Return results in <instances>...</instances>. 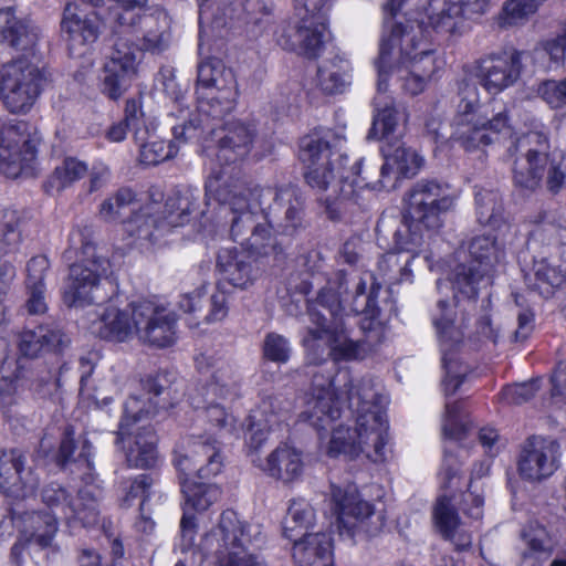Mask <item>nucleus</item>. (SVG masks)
<instances>
[{
  "label": "nucleus",
  "instance_id": "nucleus-1",
  "mask_svg": "<svg viewBox=\"0 0 566 566\" xmlns=\"http://www.w3.org/2000/svg\"><path fill=\"white\" fill-rule=\"evenodd\" d=\"M464 10L462 0H430L417 17L406 13L409 15L406 24H395L389 35L381 39L379 56L375 62L378 91L387 90L391 63H395L392 73L401 90L412 96L422 93L442 69V62L430 46L423 25L427 23L437 32L452 33L462 22Z\"/></svg>",
  "mask_w": 566,
  "mask_h": 566
},
{
  "label": "nucleus",
  "instance_id": "nucleus-2",
  "mask_svg": "<svg viewBox=\"0 0 566 566\" xmlns=\"http://www.w3.org/2000/svg\"><path fill=\"white\" fill-rule=\"evenodd\" d=\"M335 380L331 375L313 373L310 388L304 392V410L301 418L318 431L327 429L342 416L344 401L355 417V433L358 441V455L364 454L377 463L386 460L388 421L385 407L387 397L378 392L374 381L363 378L357 384L348 371L338 373Z\"/></svg>",
  "mask_w": 566,
  "mask_h": 566
},
{
  "label": "nucleus",
  "instance_id": "nucleus-3",
  "mask_svg": "<svg viewBox=\"0 0 566 566\" xmlns=\"http://www.w3.org/2000/svg\"><path fill=\"white\" fill-rule=\"evenodd\" d=\"M218 199L229 224L230 238L238 243L247 239L255 223L266 220L270 213L277 222L281 219L279 213L283 210L285 228H295L301 220L296 189L290 186L275 190L235 179L218 191Z\"/></svg>",
  "mask_w": 566,
  "mask_h": 566
},
{
  "label": "nucleus",
  "instance_id": "nucleus-4",
  "mask_svg": "<svg viewBox=\"0 0 566 566\" xmlns=\"http://www.w3.org/2000/svg\"><path fill=\"white\" fill-rule=\"evenodd\" d=\"M380 285H374L367 291V282L363 279L356 284L353 311L361 313L365 318L360 322L361 329L366 333L364 343L353 340L348 334L342 331L339 334L332 337L328 332V323L337 317L343 312V301L338 292L332 287H324L317 295L316 304L325 310V313L317 312V323L321 329L310 331L307 336L303 338L304 347L307 350L322 349V342L331 343L332 354H358L365 352L364 344L371 345L380 334V329L376 326L375 312H376V297Z\"/></svg>",
  "mask_w": 566,
  "mask_h": 566
},
{
  "label": "nucleus",
  "instance_id": "nucleus-5",
  "mask_svg": "<svg viewBox=\"0 0 566 566\" xmlns=\"http://www.w3.org/2000/svg\"><path fill=\"white\" fill-rule=\"evenodd\" d=\"M180 449L176 452L175 465L180 472L185 507L206 511L220 497V489L214 484L190 482L188 476L195 473L199 479L208 480L221 472L223 457L220 443L210 434H198L182 442Z\"/></svg>",
  "mask_w": 566,
  "mask_h": 566
},
{
  "label": "nucleus",
  "instance_id": "nucleus-6",
  "mask_svg": "<svg viewBox=\"0 0 566 566\" xmlns=\"http://www.w3.org/2000/svg\"><path fill=\"white\" fill-rule=\"evenodd\" d=\"M459 103L452 120V139L465 151L472 153L497 142L511 132L510 118L505 108L499 112L480 106L479 88L474 83L462 82L459 88Z\"/></svg>",
  "mask_w": 566,
  "mask_h": 566
},
{
  "label": "nucleus",
  "instance_id": "nucleus-7",
  "mask_svg": "<svg viewBox=\"0 0 566 566\" xmlns=\"http://www.w3.org/2000/svg\"><path fill=\"white\" fill-rule=\"evenodd\" d=\"M91 235L87 227L75 229L70 235L71 248L80 251L82 260L70 268L63 291V302L69 307L84 308L107 298L103 280L108 275L109 261L97 254Z\"/></svg>",
  "mask_w": 566,
  "mask_h": 566
},
{
  "label": "nucleus",
  "instance_id": "nucleus-8",
  "mask_svg": "<svg viewBox=\"0 0 566 566\" xmlns=\"http://www.w3.org/2000/svg\"><path fill=\"white\" fill-rule=\"evenodd\" d=\"M514 151L517 157L513 165L514 181L517 186L534 189L546 174L547 188L557 192L565 185L566 153L559 148L551 150L547 137L532 132L517 139Z\"/></svg>",
  "mask_w": 566,
  "mask_h": 566
},
{
  "label": "nucleus",
  "instance_id": "nucleus-9",
  "mask_svg": "<svg viewBox=\"0 0 566 566\" xmlns=\"http://www.w3.org/2000/svg\"><path fill=\"white\" fill-rule=\"evenodd\" d=\"M495 235L483 234L474 237L469 243L470 262L457 266L451 285L454 297L462 295L473 298L478 291L490 283V273L493 266L503 256V249L512 245L517 237V228L509 222H502L494 229Z\"/></svg>",
  "mask_w": 566,
  "mask_h": 566
},
{
  "label": "nucleus",
  "instance_id": "nucleus-10",
  "mask_svg": "<svg viewBox=\"0 0 566 566\" xmlns=\"http://www.w3.org/2000/svg\"><path fill=\"white\" fill-rule=\"evenodd\" d=\"M240 521L232 510L221 513L219 523L207 536V544L217 541L219 566H266L253 552L254 543L260 542L261 532Z\"/></svg>",
  "mask_w": 566,
  "mask_h": 566
},
{
  "label": "nucleus",
  "instance_id": "nucleus-11",
  "mask_svg": "<svg viewBox=\"0 0 566 566\" xmlns=\"http://www.w3.org/2000/svg\"><path fill=\"white\" fill-rule=\"evenodd\" d=\"M458 190L450 184L436 179H422L406 193L405 219L422 224L427 231H438L443 216L458 200Z\"/></svg>",
  "mask_w": 566,
  "mask_h": 566
},
{
  "label": "nucleus",
  "instance_id": "nucleus-12",
  "mask_svg": "<svg viewBox=\"0 0 566 566\" xmlns=\"http://www.w3.org/2000/svg\"><path fill=\"white\" fill-rule=\"evenodd\" d=\"M340 142L337 134L324 128L302 139L300 157L305 166V179L312 188L327 190L340 172L343 161H347V157L335 150Z\"/></svg>",
  "mask_w": 566,
  "mask_h": 566
},
{
  "label": "nucleus",
  "instance_id": "nucleus-13",
  "mask_svg": "<svg viewBox=\"0 0 566 566\" xmlns=\"http://www.w3.org/2000/svg\"><path fill=\"white\" fill-rule=\"evenodd\" d=\"M197 109L207 118H221L232 109L237 83L231 69L218 59L201 60L197 76Z\"/></svg>",
  "mask_w": 566,
  "mask_h": 566
},
{
  "label": "nucleus",
  "instance_id": "nucleus-14",
  "mask_svg": "<svg viewBox=\"0 0 566 566\" xmlns=\"http://www.w3.org/2000/svg\"><path fill=\"white\" fill-rule=\"evenodd\" d=\"M46 73L24 59L0 67V95L4 106L13 114L28 113L39 98Z\"/></svg>",
  "mask_w": 566,
  "mask_h": 566
},
{
  "label": "nucleus",
  "instance_id": "nucleus-15",
  "mask_svg": "<svg viewBox=\"0 0 566 566\" xmlns=\"http://www.w3.org/2000/svg\"><path fill=\"white\" fill-rule=\"evenodd\" d=\"M332 501L335 505L336 525L340 535L354 538L364 534L368 537L379 534L385 525L381 512L360 499L356 485L347 484L344 488L332 484Z\"/></svg>",
  "mask_w": 566,
  "mask_h": 566
},
{
  "label": "nucleus",
  "instance_id": "nucleus-16",
  "mask_svg": "<svg viewBox=\"0 0 566 566\" xmlns=\"http://www.w3.org/2000/svg\"><path fill=\"white\" fill-rule=\"evenodd\" d=\"M41 501L57 521L69 526L80 523L84 527L97 524L99 517L98 503L93 490H78L75 499L62 484L51 482L41 490Z\"/></svg>",
  "mask_w": 566,
  "mask_h": 566
},
{
  "label": "nucleus",
  "instance_id": "nucleus-17",
  "mask_svg": "<svg viewBox=\"0 0 566 566\" xmlns=\"http://www.w3.org/2000/svg\"><path fill=\"white\" fill-rule=\"evenodd\" d=\"M41 136L25 123L0 127V169L9 178L27 174L38 156Z\"/></svg>",
  "mask_w": 566,
  "mask_h": 566
},
{
  "label": "nucleus",
  "instance_id": "nucleus-18",
  "mask_svg": "<svg viewBox=\"0 0 566 566\" xmlns=\"http://www.w3.org/2000/svg\"><path fill=\"white\" fill-rule=\"evenodd\" d=\"M132 317L138 339L154 348H167L177 340L176 315L151 300L132 303Z\"/></svg>",
  "mask_w": 566,
  "mask_h": 566
},
{
  "label": "nucleus",
  "instance_id": "nucleus-19",
  "mask_svg": "<svg viewBox=\"0 0 566 566\" xmlns=\"http://www.w3.org/2000/svg\"><path fill=\"white\" fill-rule=\"evenodd\" d=\"M138 49L132 43L130 31L124 30L103 70V92L113 99L120 97L137 75Z\"/></svg>",
  "mask_w": 566,
  "mask_h": 566
},
{
  "label": "nucleus",
  "instance_id": "nucleus-20",
  "mask_svg": "<svg viewBox=\"0 0 566 566\" xmlns=\"http://www.w3.org/2000/svg\"><path fill=\"white\" fill-rule=\"evenodd\" d=\"M560 444L551 437L531 436L521 446L517 470L522 479L541 482L559 467Z\"/></svg>",
  "mask_w": 566,
  "mask_h": 566
},
{
  "label": "nucleus",
  "instance_id": "nucleus-21",
  "mask_svg": "<svg viewBox=\"0 0 566 566\" xmlns=\"http://www.w3.org/2000/svg\"><path fill=\"white\" fill-rule=\"evenodd\" d=\"M328 10L305 11L297 27H285L276 34L277 44L308 57L316 56L326 41Z\"/></svg>",
  "mask_w": 566,
  "mask_h": 566
},
{
  "label": "nucleus",
  "instance_id": "nucleus-22",
  "mask_svg": "<svg viewBox=\"0 0 566 566\" xmlns=\"http://www.w3.org/2000/svg\"><path fill=\"white\" fill-rule=\"evenodd\" d=\"M522 71L518 51L493 53L476 62L475 75L491 94H499L514 85Z\"/></svg>",
  "mask_w": 566,
  "mask_h": 566
},
{
  "label": "nucleus",
  "instance_id": "nucleus-23",
  "mask_svg": "<svg viewBox=\"0 0 566 566\" xmlns=\"http://www.w3.org/2000/svg\"><path fill=\"white\" fill-rule=\"evenodd\" d=\"M25 453L20 449L0 450V491L7 496L27 499L40 484L32 468L25 469Z\"/></svg>",
  "mask_w": 566,
  "mask_h": 566
},
{
  "label": "nucleus",
  "instance_id": "nucleus-24",
  "mask_svg": "<svg viewBox=\"0 0 566 566\" xmlns=\"http://www.w3.org/2000/svg\"><path fill=\"white\" fill-rule=\"evenodd\" d=\"M61 31L70 52L82 55L99 36V19L95 13H86L78 6L67 3L61 20Z\"/></svg>",
  "mask_w": 566,
  "mask_h": 566
},
{
  "label": "nucleus",
  "instance_id": "nucleus-25",
  "mask_svg": "<svg viewBox=\"0 0 566 566\" xmlns=\"http://www.w3.org/2000/svg\"><path fill=\"white\" fill-rule=\"evenodd\" d=\"M192 210V203L189 197L169 198L166 202L167 216L165 221L160 224L155 220L149 212V209L143 213L135 214L126 224V231L130 235L136 237L138 240L148 241L150 243L157 240L156 231L164 228L165 224L169 227L182 226Z\"/></svg>",
  "mask_w": 566,
  "mask_h": 566
},
{
  "label": "nucleus",
  "instance_id": "nucleus-26",
  "mask_svg": "<svg viewBox=\"0 0 566 566\" xmlns=\"http://www.w3.org/2000/svg\"><path fill=\"white\" fill-rule=\"evenodd\" d=\"M213 134L218 138V147L205 146L207 156L216 157L221 164H229L249 154L254 138V128L242 122H231L219 133L213 132Z\"/></svg>",
  "mask_w": 566,
  "mask_h": 566
},
{
  "label": "nucleus",
  "instance_id": "nucleus-27",
  "mask_svg": "<svg viewBox=\"0 0 566 566\" xmlns=\"http://www.w3.org/2000/svg\"><path fill=\"white\" fill-rule=\"evenodd\" d=\"M432 324L442 349H455L464 340L468 317L458 303L438 301L432 313Z\"/></svg>",
  "mask_w": 566,
  "mask_h": 566
},
{
  "label": "nucleus",
  "instance_id": "nucleus-28",
  "mask_svg": "<svg viewBox=\"0 0 566 566\" xmlns=\"http://www.w3.org/2000/svg\"><path fill=\"white\" fill-rule=\"evenodd\" d=\"M132 25H127L125 30L135 31V19ZM138 29L136 32L142 34L140 50L149 51L151 53H160L168 49L171 41L170 33V19L165 11L157 10L151 13H144L138 15Z\"/></svg>",
  "mask_w": 566,
  "mask_h": 566
},
{
  "label": "nucleus",
  "instance_id": "nucleus-29",
  "mask_svg": "<svg viewBox=\"0 0 566 566\" xmlns=\"http://www.w3.org/2000/svg\"><path fill=\"white\" fill-rule=\"evenodd\" d=\"M217 271L219 289H226L227 284L237 289H247L256 277V271L251 262L234 249H221L219 251Z\"/></svg>",
  "mask_w": 566,
  "mask_h": 566
},
{
  "label": "nucleus",
  "instance_id": "nucleus-30",
  "mask_svg": "<svg viewBox=\"0 0 566 566\" xmlns=\"http://www.w3.org/2000/svg\"><path fill=\"white\" fill-rule=\"evenodd\" d=\"M525 280L531 289L548 297L556 287L566 282V260L558 255L535 259Z\"/></svg>",
  "mask_w": 566,
  "mask_h": 566
},
{
  "label": "nucleus",
  "instance_id": "nucleus-31",
  "mask_svg": "<svg viewBox=\"0 0 566 566\" xmlns=\"http://www.w3.org/2000/svg\"><path fill=\"white\" fill-rule=\"evenodd\" d=\"M15 343L21 354H59L67 349L70 339L60 329L39 326L19 333Z\"/></svg>",
  "mask_w": 566,
  "mask_h": 566
},
{
  "label": "nucleus",
  "instance_id": "nucleus-32",
  "mask_svg": "<svg viewBox=\"0 0 566 566\" xmlns=\"http://www.w3.org/2000/svg\"><path fill=\"white\" fill-rule=\"evenodd\" d=\"M92 333L101 338L113 342H125L135 334L132 317V304L129 311H123L113 304L107 305L98 318L92 323Z\"/></svg>",
  "mask_w": 566,
  "mask_h": 566
},
{
  "label": "nucleus",
  "instance_id": "nucleus-33",
  "mask_svg": "<svg viewBox=\"0 0 566 566\" xmlns=\"http://www.w3.org/2000/svg\"><path fill=\"white\" fill-rule=\"evenodd\" d=\"M293 558L298 566H318L328 562L332 555V538L327 533L315 532L291 539Z\"/></svg>",
  "mask_w": 566,
  "mask_h": 566
},
{
  "label": "nucleus",
  "instance_id": "nucleus-34",
  "mask_svg": "<svg viewBox=\"0 0 566 566\" xmlns=\"http://www.w3.org/2000/svg\"><path fill=\"white\" fill-rule=\"evenodd\" d=\"M385 163L380 168L381 180L379 184L385 187L384 179L394 175L396 179L400 177H413L419 172L423 165V158L415 149L399 144L394 149H382Z\"/></svg>",
  "mask_w": 566,
  "mask_h": 566
},
{
  "label": "nucleus",
  "instance_id": "nucleus-35",
  "mask_svg": "<svg viewBox=\"0 0 566 566\" xmlns=\"http://www.w3.org/2000/svg\"><path fill=\"white\" fill-rule=\"evenodd\" d=\"M12 4H0V33L3 41L18 50H31L39 40V31L29 22L18 20Z\"/></svg>",
  "mask_w": 566,
  "mask_h": 566
},
{
  "label": "nucleus",
  "instance_id": "nucleus-36",
  "mask_svg": "<svg viewBox=\"0 0 566 566\" xmlns=\"http://www.w3.org/2000/svg\"><path fill=\"white\" fill-rule=\"evenodd\" d=\"M261 468L274 479L291 482L302 474L303 462L297 450L287 446H280L269 454Z\"/></svg>",
  "mask_w": 566,
  "mask_h": 566
},
{
  "label": "nucleus",
  "instance_id": "nucleus-37",
  "mask_svg": "<svg viewBox=\"0 0 566 566\" xmlns=\"http://www.w3.org/2000/svg\"><path fill=\"white\" fill-rule=\"evenodd\" d=\"M360 165L361 161L355 163L350 169V175H342L339 196L335 200H331L329 197L326 198V209L331 219H339L346 213H352L355 211V207L359 206V192L356 188L360 189L364 186L360 185L357 178H353L352 181H348V179L359 174Z\"/></svg>",
  "mask_w": 566,
  "mask_h": 566
},
{
  "label": "nucleus",
  "instance_id": "nucleus-38",
  "mask_svg": "<svg viewBox=\"0 0 566 566\" xmlns=\"http://www.w3.org/2000/svg\"><path fill=\"white\" fill-rule=\"evenodd\" d=\"M87 172L86 163L75 157H65L55 165L44 181L43 188L48 193H60L81 180Z\"/></svg>",
  "mask_w": 566,
  "mask_h": 566
},
{
  "label": "nucleus",
  "instance_id": "nucleus-39",
  "mask_svg": "<svg viewBox=\"0 0 566 566\" xmlns=\"http://www.w3.org/2000/svg\"><path fill=\"white\" fill-rule=\"evenodd\" d=\"M154 128L146 125L135 132V140L139 145V158L145 165H157L177 154L172 142L158 139L151 132Z\"/></svg>",
  "mask_w": 566,
  "mask_h": 566
},
{
  "label": "nucleus",
  "instance_id": "nucleus-40",
  "mask_svg": "<svg viewBox=\"0 0 566 566\" xmlns=\"http://www.w3.org/2000/svg\"><path fill=\"white\" fill-rule=\"evenodd\" d=\"M130 467L149 469L157 462L156 434L151 427L138 428L126 453Z\"/></svg>",
  "mask_w": 566,
  "mask_h": 566
},
{
  "label": "nucleus",
  "instance_id": "nucleus-41",
  "mask_svg": "<svg viewBox=\"0 0 566 566\" xmlns=\"http://www.w3.org/2000/svg\"><path fill=\"white\" fill-rule=\"evenodd\" d=\"M273 407V399L264 400L260 408L253 411L248 418L247 444L252 450H258L266 441L272 429L279 424L276 412L268 411Z\"/></svg>",
  "mask_w": 566,
  "mask_h": 566
},
{
  "label": "nucleus",
  "instance_id": "nucleus-42",
  "mask_svg": "<svg viewBox=\"0 0 566 566\" xmlns=\"http://www.w3.org/2000/svg\"><path fill=\"white\" fill-rule=\"evenodd\" d=\"M350 80L347 61L334 59L324 61L317 69L316 85L326 94L343 93Z\"/></svg>",
  "mask_w": 566,
  "mask_h": 566
},
{
  "label": "nucleus",
  "instance_id": "nucleus-43",
  "mask_svg": "<svg viewBox=\"0 0 566 566\" xmlns=\"http://www.w3.org/2000/svg\"><path fill=\"white\" fill-rule=\"evenodd\" d=\"M315 511L312 505L303 500L291 501L287 513L283 520V535L289 539L310 534L308 530L314 526Z\"/></svg>",
  "mask_w": 566,
  "mask_h": 566
},
{
  "label": "nucleus",
  "instance_id": "nucleus-44",
  "mask_svg": "<svg viewBox=\"0 0 566 566\" xmlns=\"http://www.w3.org/2000/svg\"><path fill=\"white\" fill-rule=\"evenodd\" d=\"M433 518L442 536L454 542L460 549H464L471 545L470 535H460V542L455 541L460 520L454 507L446 496L438 499L433 511Z\"/></svg>",
  "mask_w": 566,
  "mask_h": 566
},
{
  "label": "nucleus",
  "instance_id": "nucleus-45",
  "mask_svg": "<svg viewBox=\"0 0 566 566\" xmlns=\"http://www.w3.org/2000/svg\"><path fill=\"white\" fill-rule=\"evenodd\" d=\"M57 520L48 512L25 513L23 517L24 533L38 545L49 546L57 531Z\"/></svg>",
  "mask_w": 566,
  "mask_h": 566
},
{
  "label": "nucleus",
  "instance_id": "nucleus-46",
  "mask_svg": "<svg viewBox=\"0 0 566 566\" xmlns=\"http://www.w3.org/2000/svg\"><path fill=\"white\" fill-rule=\"evenodd\" d=\"M423 226L417 224L411 220L405 219V223L395 233V245L398 251L410 254L408 258L413 259L422 252L423 245L431 239L434 231H422Z\"/></svg>",
  "mask_w": 566,
  "mask_h": 566
},
{
  "label": "nucleus",
  "instance_id": "nucleus-47",
  "mask_svg": "<svg viewBox=\"0 0 566 566\" xmlns=\"http://www.w3.org/2000/svg\"><path fill=\"white\" fill-rule=\"evenodd\" d=\"M271 222L268 216L266 220H261L255 223L250 233L247 234V239H243L240 244L258 256H266L276 253L277 244L271 232Z\"/></svg>",
  "mask_w": 566,
  "mask_h": 566
},
{
  "label": "nucleus",
  "instance_id": "nucleus-48",
  "mask_svg": "<svg viewBox=\"0 0 566 566\" xmlns=\"http://www.w3.org/2000/svg\"><path fill=\"white\" fill-rule=\"evenodd\" d=\"M158 401L148 399V407L139 397L130 396L124 403V415L118 424L117 442L124 440L126 434H130V426L137 423L144 418L155 415L158 408Z\"/></svg>",
  "mask_w": 566,
  "mask_h": 566
},
{
  "label": "nucleus",
  "instance_id": "nucleus-49",
  "mask_svg": "<svg viewBox=\"0 0 566 566\" xmlns=\"http://www.w3.org/2000/svg\"><path fill=\"white\" fill-rule=\"evenodd\" d=\"M135 206V193L128 188H122L102 202L99 217L106 222H115L122 219L127 212H133Z\"/></svg>",
  "mask_w": 566,
  "mask_h": 566
},
{
  "label": "nucleus",
  "instance_id": "nucleus-50",
  "mask_svg": "<svg viewBox=\"0 0 566 566\" xmlns=\"http://www.w3.org/2000/svg\"><path fill=\"white\" fill-rule=\"evenodd\" d=\"M475 205L478 220L482 224H488L494 229L502 222V201L497 192L492 190H480L475 193Z\"/></svg>",
  "mask_w": 566,
  "mask_h": 566
},
{
  "label": "nucleus",
  "instance_id": "nucleus-51",
  "mask_svg": "<svg viewBox=\"0 0 566 566\" xmlns=\"http://www.w3.org/2000/svg\"><path fill=\"white\" fill-rule=\"evenodd\" d=\"M539 7L536 0H505L497 15V23L502 28L522 24L528 20Z\"/></svg>",
  "mask_w": 566,
  "mask_h": 566
},
{
  "label": "nucleus",
  "instance_id": "nucleus-52",
  "mask_svg": "<svg viewBox=\"0 0 566 566\" xmlns=\"http://www.w3.org/2000/svg\"><path fill=\"white\" fill-rule=\"evenodd\" d=\"M145 126L144 113L138 103L136 101H127L125 119L113 124L106 132V138L112 143H120L125 139L127 129H130L135 136V132Z\"/></svg>",
  "mask_w": 566,
  "mask_h": 566
},
{
  "label": "nucleus",
  "instance_id": "nucleus-53",
  "mask_svg": "<svg viewBox=\"0 0 566 566\" xmlns=\"http://www.w3.org/2000/svg\"><path fill=\"white\" fill-rule=\"evenodd\" d=\"M84 440L86 439L75 440L74 430L71 426L64 429L59 450L54 457L55 463L60 469H72L82 463L80 451Z\"/></svg>",
  "mask_w": 566,
  "mask_h": 566
},
{
  "label": "nucleus",
  "instance_id": "nucleus-54",
  "mask_svg": "<svg viewBox=\"0 0 566 566\" xmlns=\"http://www.w3.org/2000/svg\"><path fill=\"white\" fill-rule=\"evenodd\" d=\"M442 366L446 370L443 389L448 397L458 390L472 367L462 356H443Z\"/></svg>",
  "mask_w": 566,
  "mask_h": 566
},
{
  "label": "nucleus",
  "instance_id": "nucleus-55",
  "mask_svg": "<svg viewBox=\"0 0 566 566\" xmlns=\"http://www.w3.org/2000/svg\"><path fill=\"white\" fill-rule=\"evenodd\" d=\"M358 449L359 447L355 430L352 431L349 428L344 426L333 429L327 449L328 455L337 457L338 454H344L349 459H355L359 457Z\"/></svg>",
  "mask_w": 566,
  "mask_h": 566
},
{
  "label": "nucleus",
  "instance_id": "nucleus-56",
  "mask_svg": "<svg viewBox=\"0 0 566 566\" xmlns=\"http://www.w3.org/2000/svg\"><path fill=\"white\" fill-rule=\"evenodd\" d=\"M375 115L369 136L373 138H389L398 125V113L391 105L380 108L377 98H375Z\"/></svg>",
  "mask_w": 566,
  "mask_h": 566
},
{
  "label": "nucleus",
  "instance_id": "nucleus-57",
  "mask_svg": "<svg viewBox=\"0 0 566 566\" xmlns=\"http://www.w3.org/2000/svg\"><path fill=\"white\" fill-rule=\"evenodd\" d=\"M409 259L403 263L400 262L396 252H388L382 255L378 262L379 274L384 277L385 282L396 284L408 281L411 276L408 270Z\"/></svg>",
  "mask_w": 566,
  "mask_h": 566
},
{
  "label": "nucleus",
  "instance_id": "nucleus-58",
  "mask_svg": "<svg viewBox=\"0 0 566 566\" xmlns=\"http://www.w3.org/2000/svg\"><path fill=\"white\" fill-rule=\"evenodd\" d=\"M199 420L210 424L211 434L226 431L231 432L234 428V418L218 403H211L199 415Z\"/></svg>",
  "mask_w": 566,
  "mask_h": 566
},
{
  "label": "nucleus",
  "instance_id": "nucleus-59",
  "mask_svg": "<svg viewBox=\"0 0 566 566\" xmlns=\"http://www.w3.org/2000/svg\"><path fill=\"white\" fill-rule=\"evenodd\" d=\"M539 378L530 381L506 386L500 394L501 400L506 403L521 405L531 400L539 389Z\"/></svg>",
  "mask_w": 566,
  "mask_h": 566
},
{
  "label": "nucleus",
  "instance_id": "nucleus-60",
  "mask_svg": "<svg viewBox=\"0 0 566 566\" xmlns=\"http://www.w3.org/2000/svg\"><path fill=\"white\" fill-rule=\"evenodd\" d=\"M461 403L458 401L446 402V413L443 418L442 431L444 437L452 440H461L467 432V426L463 423L461 416Z\"/></svg>",
  "mask_w": 566,
  "mask_h": 566
},
{
  "label": "nucleus",
  "instance_id": "nucleus-61",
  "mask_svg": "<svg viewBox=\"0 0 566 566\" xmlns=\"http://www.w3.org/2000/svg\"><path fill=\"white\" fill-rule=\"evenodd\" d=\"M538 95L552 108L566 106V77L563 80H547L537 88Z\"/></svg>",
  "mask_w": 566,
  "mask_h": 566
},
{
  "label": "nucleus",
  "instance_id": "nucleus-62",
  "mask_svg": "<svg viewBox=\"0 0 566 566\" xmlns=\"http://www.w3.org/2000/svg\"><path fill=\"white\" fill-rule=\"evenodd\" d=\"M91 451H92V444L88 440H84L82 443V448L80 451V458L82 463L78 464L76 468H72V473H78L80 479L86 484L85 488L93 490L96 492L95 488H91L95 480L96 474L94 472V465L91 461ZM97 495V493H95Z\"/></svg>",
  "mask_w": 566,
  "mask_h": 566
},
{
  "label": "nucleus",
  "instance_id": "nucleus-63",
  "mask_svg": "<svg viewBox=\"0 0 566 566\" xmlns=\"http://www.w3.org/2000/svg\"><path fill=\"white\" fill-rule=\"evenodd\" d=\"M151 484L153 480L148 474H139L136 476L129 482V485L125 486L126 495L124 497V503L129 506L132 500L139 497L142 500L139 507L143 511Z\"/></svg>",
  "mask_w": 566,
  "mask_h": 566
},
{
  "label": "nucleus",
  "instance_id": "nucleus-64",
  "mask_svg": "<svg viewBox=\"0 0 566 566\" xmlns=\"http://www.w3.org/2000/svg\"><path fill=\"white\" fill-rule=\"evenodd\" d=\"M536 55H547L552 64L560 65L566 57V32L547 41L542 49L536 50Z\"/></svg>",
  "mask_w": 566,
  "mask_h": 566
}]
</instances>
